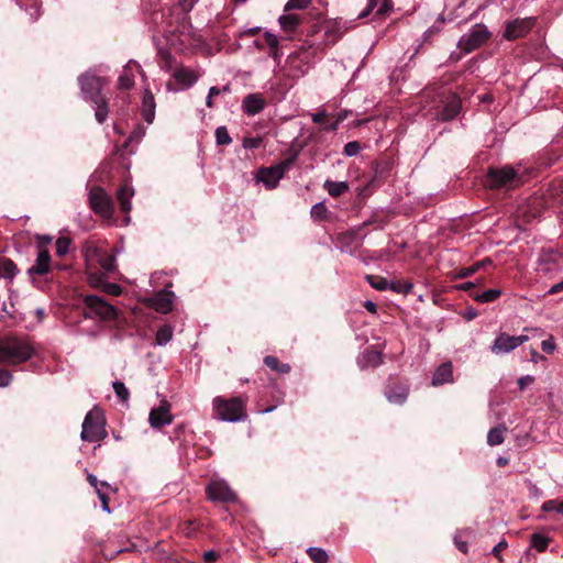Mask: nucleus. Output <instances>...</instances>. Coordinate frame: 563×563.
<instances>
[{
    "label": "nucleus",
    "mask_w": 563,
    "mask_h": 563,
    "mask_svg": "<svg viewBox=\"0 0 563 563\" xmlns=\"http://www.w3.org/2000/svg\"><path fill=\"white\" fill-rule=\"evenodd\" d=\"M366 279L374 289L379 291L388 290L389 282L386 278L382 276L367 275Z\"/></svg>",
    "instance_id": "e433bc0d"
},
{
    "label": "nucleus",
    "mask_w": 563,
    "mask_h": 563,
    "mask_svg": "<svg viewBox=\"0 0 563 563\" xmlns=\"http://www.w3.org/2000/svg\"><path fill=\"white\" fill-rule=\"evenodd\" d=\"M393 9V0H382V4L379 5L377 13L385 14Z\"/></svg>",
    "instance_id": "052dcab7"
},
{
    "label": "nucleus",
    "mask_w": 563,
    "mask_h": 563,
    "mask_svg": "<svg viewBox=\"0 0 563 563\" xmlns=\"http://www.w3.org/2000/svg\"><path fill=\"white\" fill-rule=\"evenodd\" d=\"M170 408L172 406L167 400H162L158 407L152 408L148 416L150 426L154 429L169 426L174 420Z\"/></svg>",
    "instance_id": "9b49d317"
},
{
    "label": "nucleus",
    "mask_w": 563,
    "mask_h": 563,
    "mask_svg": "<svg viewBox=\"0 0 563 563\" xmlns=\"http://www.w3.org/2000/svg\"><path fill=\"white\" fill-rule=\"evenodd\" d=\"M501 295L500 289H488L483 292H473L471 296L478 302H493L497 300Z\"/></svg>",
    "instance_id": "7c9ffc66"
},
{
    "label": "nucleus",
    "mask_w": 563,
    "mask_h": 563,
    "mask_svg": "<svg viewBox=\"0 0 563 563\" xmlns=\"http://www.w3.org/2000/svg\"><path fill=\"white\" fill-rule=\"evenodd\" d=\"M265 37H266L267 45L271 48H275L273 57L277 58V51H278L277 49V47H278V38H277V36L275 34H273V33L266 32Z\"/></svg>",
    "instance_id": "603ef678"
},
{
    "label": "nucleus",
    "mask_w": 563,
    "mask_h": 563,
    "mask_svg": "<svg viewBox=\"0 0 563 563\" xmlns=\"http://www.w3.org/2000/svg\"><path fill=\"white\" fill-rule=\"evenodd\" d=\"M507 432V428L505 426H498L493 428L487 433V444L490 446L499 445L505 440V433Z\"/></svg>",
    "instance_id": "a878e982"
},
{
    "label": "nucleus",
    "mask_w": 563,
    "mask_h": 563,
    "mask_svg": "<svg viewBox=\"0 0 563 563\" xmlns=\"http://www.w3.org/2000/svg\"><path fill=\"white\" fill-rule=\"evenodd\" d=\"M550 539L542 533H533L531 536V547L539 552H543L549 545Z\"/></svg>",
    "instance_id": "c9c22d12"
},
{
    "label": "nucleus",
    "mask_w": 563,
    "mask_h": 563,
    "mask_svg": "<svg viewBox=\"0 0 563 563\" xmlns=\"http://www.w3.org/2000/svg\"><path fill=\"white\" fill-rule=\"evenodd\" d=\"M294 158L285 159L277 165L261 168L257 173L258 181H262L267 189H274L284 177L285 173L290 168Z\"/></svg>",
    "instance_id": "6e6552de"
},
{
    "label": "nucleus",
    "mask_w": 563,
    "mask_h": 563,
    "mask_svg": "<svg viewBox=\"0 0 563 563\" xmlns=\"http://www.w3.org/2000/svg\"><path fill=\"white\" fill-rule=\"evenodd\" d=\"M345 115L339 114L338 120L327 126H324L325 131H335L338 130L339 123L344 120Z\"/></svg>",
    "instance_id": "69168bd1"
},
{
    "label": "nucleus",
    "mask_w": 563,
    "mask_h": 563,
    "mask_svg": "<svg viewBox=\"0 0 563 563\" xmlns=\"http://www.w3.org/2000/svg\"><path fill=\"white\" fill-rule=\"evenodd\" d=\"M70 240L62 236L56 241V253L58 256H64L68 253Z\"/></svg>",
    "instance_id": "37998d69"
},
{
    "label": "nucleus",
    "mask_w": 563,
    "mask_h": 563,
    "mask_svg": "<svg viewBox=\"0 0 563 563\" xmlns=\"http://www.w3.org/2000/svg\"><path fill=\"white\" fill-rule=\"evenodd\" d=\"M325 115H327L325 111H318V112L311 114V120L314 123H322Z\"/></svg>",
    "instance_id": "0e129e2a"
},
{
    "label": "nucleus",
    "mask_w": 563,
    "mask_h": 563,
    "mask_svg": "<svg viewBox=\"0 0 563 563\" xmlns=\"http://www.w3.org/2000/svg\"><path fill=\"white\" fill-rule=\"evenodd\" d=\"M51 271V255L47 250H40L34 265L27 269L30 276L45 275Z\"/></svg>",
    "instance_id": "a211bd4d"
},
{
    "label": "nucleus",
    "mask_w": 563,
    "mask_h": 563,
    "mask_svg": "<svg viewBox=\"0 0 563 563\" xmlns=\"http://www.w3.org/2000/svg\"><path fill=\"white\" fill-rule=\"evenodd\" d=\"M560 291H563V280H561L560 283L558 284H554L550 289H549V294H556V292H560Z\"/></svg>",
    "instance_id": "338daca9"
},
{
    "label": "nucleus",
    "mask_w": 563,
    "mask_h": 563,
    "mask_svg": "<svg viewBox=\"0 0 563 563\" xmlns=\"http://www.w3.org/2000/svg\"><path fill=\"white\" fill-rule=\"evenodd\" d=\"M262 144L261 137H245L243 140V147L246 150H255Z\"/></svg>",
    "instance_id": "3c124183"
},
{
    "label": "nucleus",
    "mask_w": 563,
    "mask_h": 563,
    "mask_svg": "<svg viewBox=\"0 0 563 563\" xmlns=\"http://www.w3.org/2000/svg\"><path fill=\"white\" fill-rule=\"evenodd\" d=\"M312 59V52L308 48L301 47L286 58L285 66L283 68L284 76L290 79H299L303 77L310 66Z\"/></svg>",
    "instance_id": "20e7f679"
},
{
    "label": "nucleus",
    "mask_w": 563,
    "mask_h": 563,
    "mask_svg": "<svg viewBox=\"0 0 563 563\" xmlns=\"http://www.w3.org/2000/svg\"><path fill=\"white\" fill-rule=\"evenodd\" d=\"M18 273L16 265L9 258L0 260V278L13 280Z\"/></svg>",
    "instance_id": "bb28decb"
},
{
    "label": "nucleus",
    "mask_w": 563,
    "mask_h": 563,
    "mask_svg": "<svg viewBox=\"0 0 563 563\" xmlns=\"http://www.w3.org/2000/svg\"><path fill=\"white\" fill-rule=\"evenodd\" d=\"M528 340L529 336L526 334L509 335L501 332L494 340L490 351L496 355L507 354L526 343Z\"/></svg>",
    "instance_id": "1a4fd4ad"
},
{
    "label": "nucleus",
    "mask_w": 563,
    "mask_h": 563,
    "mask_svg": "<svg viewBox=\"0 0 563 563\" xmlns=\"http://www.w3.org/2000/svg\"><path fill=\"white\" fill-rule=\"evenodd\" d=\"M172 339H173V328L169 324H164L158 328V330L156 332V338H155L157 345L164 346L167 343H169Z\"/></svg>",
    "instance_id": "2f4dec72"
},
{
    "label": "nucleus",
    "mask_w": 563,
    "mask_h": 563,
    "mask_svg": "<svg viewBox=\"0 0 563 563\" xmlns=\"http://www.w3.org/2000/svg\"><path fill=\"white\" fill-rule=\"evenodd\" d=\"M98 263L104 273H112L117 268L115 255L112 253L98 254Z\"/></svg>",
    "instance_id": "cd10ccee"
},
{
    "label": "nucleus",
    "mask_w": 563,
    "mask_h": 563,
    "mask_svg": "<svg viewBox=\"0 0 563 563\" xmlns=\"http://www.w3.org/2000/svg\"><path fill=\"white\" fill-rule=\"evenodd\" d=\"M220 92H221V90L218 87H211L209 89V92H208V96H207V99H206L207 107L211 108L213 106L212 99H213L214 96L220 95Z\"/></svg>",
    "instance_id": "13d9d810"
},
{
    "label": "nucleus",
    "mask_w": 563,
    "mask_h": 563,
    "mask_svg": "<svg viewBox=\"0 0 563 563\" xmlns=\"http://www.w3.org/2000/svg\"><path fill=\"white\" fill-rule=\"evenodd\" d=\"M484 265V262H477L474 265L470 267H463L457 271L456 277L457 278H465L471 276L472 274L476 273L482 266Z\"/></svg>",
    "instance_id": "79ce46f5"
},
{
    "label": "nucleus",
    "mask_w": 563,
    "mask_h": 563,
    "mask_svg": "<svg viewBox=\"0 0 563 563\" xmlns=\"http://www.w3.org/2000/svg\"><path fill=\"white\" fill-rule=\"evenodd\" d=\"M492 33L488 31L487 26L477 23L472 29L463 34L459 42L457 47L464 53H471L478 47H481L489 37Z\"/></svg>",
    "instance_id": "39448f33"
},
{
    "label": "nucleus",
    "mask_w": 563,
    "mask_h": 563,
    "mask_svg": "<svg viewBox=\"0 0 563 563\" xmlns=\"http://www.w3.org/2000/svg\"><path fill=\"white\" fill-rule=\"evenodd\" d=\"M265 107V100L260 93L247 95L242 102L243 111L249 115L260 113Z\"/></svg>",
    "instance_id": "6ab92c4d"
},
{
    "label": "nucleus",
    "mask_w": 563,
    "mask_h": 563,
    "mask_svg": "<svg viewBox=\"0 0 563 563\" xmlns=\"http://www.w3.org/2000/svg\"><path fill=\"white\" fill-rule=\"evenodd\" d=\"M361 151V146L358 144V142L356 141H351L349 143L345 144L344 146V154L349 157H352V156H355L360 153Z\"/></svg>",
    "instance_id": "49530a36"
},
{
    "label": "nucleus",
    "mask_w": 563,
    "mask_h": 563,
    "mask_svg": "<svg viewBox=\"0 0 563 563\" xmlns=\"http://www.w3.org/2000/svg\"><path fill=\"white\" fill-rule=\"evenodd\" d=\"M212 410L217 419L225 422L244 421L247 417L245 402L240 397L227 399L217 396L212 400Z\"/></svg>",
    "instance_id": "f03ea898"
},
{
    "label": "nucleus",
    "mask_w": 563,
    "mask_h": 563,
    "mask_svg": "<svg viewBox=\"0 0 563 563\" xmlns=\"http://www.w3.org/2000/svg\"><path fill=\"white\" fill-rule=\"evenodd\" d=\"M453 382V366L451 362L441 364L434 372L432 377L433 386H441L443 384Z\"/></svg>",
    "instance_id": "aec40b11"
},
{
    "label": "nucleus",
    "mask_w": 563,
    "mask_h": 563,
    "mask_svg": "<svg viewBox=\"0 0 563 563\" xmlns=\"http://www.w3.org/2000/svg\"><path fill=\"white\" fill-rule=\"evenodd\" d=\"M216 140L219 145H228L232 142L225 126H219L216 129Z\"/></svg>",
    "instance_id": "a19ab883"
},
{
    "label": "nucleus",
    "mask_w": 563,
    "mask_h": 563,
    "mask_svg": "<svg viewBox=\"0 0 563 563\" xmlns=\"http://www.w3.org/2000/svg\"><path fill=\"white\" fill-rule=\"evenodd\" d=\"M382 362V354L376 350H365L357 358V363L362 368L377 366Z\"/></svg>",
    "instance_id": "5701e85b"
},
{
    "label": "nucleus",
    "mask_w": 563,
    "mask_h": 563,
    "mask_svg": "<svg viewBox=\"0 0 563 563\" xmlns=\"http://www.w3.org/2000/svg\"><path fill=\"white\" fill-rule=\"evenodd\" d=\"M209 499L216 501H233L236 496L223 479H213L206 488Z\"/></svg>",
    "instance_id": "ddd939ff"
},
{
    "label": "nucleus",
    "mask_w": 563,
    "mask_h": 563,
    "mask_svg": "<svg viewBox=\"0 0 563 563\" xmlns=\"http://www.w3.org/2000/svg\"><path fill=\"white\" fill-rule=\"evenodd\" d=\"M386 397L390 404L402 405L408 397V389L404 386H397L386 391Z\"/></svg>",
    "instance_id": "393cba45"
},
{
    "label": "nucleus",
    "mask_w": 563,
    "mask_h": 563,
    "mask_svg": "<svg viewBox=\"0 0 563 563\" xmlns=\"http://www.w3.org/2000/svg\"><path fill=\"white\" fill-rule=\"evenodd\" d=\"M517 172L511 166H504L497 169H490L488 173L489 185L493 187H503L515 181Z\"/></svg>",
    "instance_id": "f3484780"
},
{
    "label": "nucleus",
    "mask_w": 563,
    "mask_h": 563,
    "mask_svg": "<svg viewBox=\"0 0 563 563\" xmlns=\"http://www.w3.org/2000/svg\"><path fill=\"white\" fill-rule=\"evenodd\" d=\"M102 287L110 295L119 296L121 294V287L118 284L107 283Z\"/></svg>",
    "instance_id": "5fc2aeb1"
},
{
    "label": "nucleus",
    "mask_w": 563,
    "mask_h": 563,
    "mask_svg": "<svg viewBox=\"0 0 563 563\" xmlns=\"http://www.w3.org/2000/svg\"><path fill=\"white\" fill-rule=\"evenodd\" d=\"M133 67L139 68V65L133 62H129L126 64L123 73L120 75V77L118 79L119 88L128 90L133 87V85H134V75L132 73Z\"/></svg>",
    "instance_id": "b1692460"
},
{
    "label": "nucleus",
    "mask_w": 563,
    "mask_h": 563,
    "mask_svg": "<svg viewBox=\"0 0 563 563\" xmlns=\"http://www.w3.org/2000/svg\"><path fill=\"white\" fill-rule=\"evenodd\" d=\"M145 128L142 126V125H137L130 134V136L128 137L124 146H129L131 143H140L141 140L144 137L145 135Z\"/></svg>",
    "instance_id": "ea45409f"
},
{
    "label": "nucleus",
    "mask_w": 563,
    "mask_h": 563,
    "mask_svg": "<svg viewBox=\"0 0 563 563\" xmlns=\"http://www.w3.org/2000/svg\"><path fill=\"white\" fill-rule=\"evenodd\" d=\"M541 349L547 353H552L555 350V343L553 338H549L541 342Z\"/></svg>",
    "instance_id": "6e6d98bb"
},
{
    "label": "nucleus",
    "mask_w": 563,
    "mask_h": 563,
    "mask_svg": "<svg viewBox=\"0 0 563 563\" xmlns=\"http://www.w3.org/2000/svg\"><path fill=\"white\" fill-rule=\"evenodd\" d=\"M323 186L328 194L332 197H339L349 190V185L346 181L325 180Z\"/></svg>",
    "instance_id": "c85d7f7f"
},
{
    "label": "nucleus",
    "mask_w": 563,
    "mask_h": 563,
    "mask_svg": "<svg viewBox=\"0 0 563 563\" xmlns=\"http://www.w3.org/2000/svg\"><path fill=\"white\" fill-rule=\"evenodd\" d=\"M264 363L267 367L277 373L286 374L290 371V366L287 363H279L278 358L272 355L266 356Z\"/></svg>",
    "instance_id": "72a5a7b5"
},
{
    "label": "nucleus",
    "mask_w": 563,
    "mask_h": 563,
    "mask_svg": "<svg viewBox=\"0 0 563 563\" xmlns=\"http://www.w3.org/2000/svg\"><path fill=\"white\" fill-rule=\"evenodd\" d=\"M174 298L175 294L173 291L164 289L148 298L147 305L157 312L167 313L173 309Z\"/></svg>",
    "instance_id": "dca6fc26"
},
{
    "label": "nucleus",
    "mask_w": 563,
    "mask_h": 563,
    "mask_svg": "<svg viewBox=\"0 0 563 563\" xmlns=\"http://www.w3.org/2000/svg\"><path fill=\"white\" fill-rule=\"evenodd\" d=\"M280 27L287 32H294L299 24V18L297 14H283L279 16Z\"/></svg>",
    "instance_id": "c756f323"
},
{
    "label": "nucleus",
    "mask_w": 563,
    "mask_h": 563,
    "mask_svg": "<svg viewBox=\"0 0 563 563\" xmlns=\"http://www.w3.org/2000/svg\"><path fill=\"white\" fill-rule=\"evenodd\" d=\"M559 504L556 500H548L542 505L544 511H556Z\"/></svg>",
    "instance_id": "e2e57ef3"
},
{
    "label": "nucleus",
    "mask_w": 563,
    "mask_h": 563,
    "mask_svg": "<svg viewBox=\"0 0 563 563\" xmlns=\"http://www.w3.org/2000/svg\"><path fill=\"white\" fill-rule=\"evenodd\" d=\"M155 108H156V104H155V100H154L153 93L148 89H145V91L143 93V101H142L141 112H142L143 119L148 124L153 123V121H154Z\"/></svg>",
    "instance_id": "4be33fe9"
},
{
    "label": "nucleus",
    "mask_w": 563,
    "mask_h": 563,
    "mask_svg": "<svg viewBox=\"0 0 563 563\" xmlns=\"http://www.w3.org/2000/svg\"><path fill=\"white\" fill-rule=\"evenodd\" d=\"M327 212V208L322 202H318L311 208V217L314 219H322Z\"/></svg>",
    "instance_id": "de8ad7c7"
},
{
    "label": "nucleus",
    "mask_w": 563,
    "mask_h": 563,
    "mask_svg": "<svg viewBox=\"0 0 563 563\" xmlns=\"http://www.w3.org/2000/svg\"><path fill=\"white\" fill-rule=\"evenodd\" d=\"M461 109V99L451 93L442 100L441 109H438L434 113V118L441 121H450L454 119Z\"/></svg>",
    "instance_id": "2eb2a0df"
},
{
    "label": "nucleus",
    "mask_w": 563,
    "mask_h": 563,
    "mask_svg": "<svg viewBox=\"0 0 563 563\" xmlns=\"http://www.w3.org/2000/svg\"><path fill=\"white\" fill-rule=\"evenodd\" d=\"M307 553H308L309 558L314 563H327L329 560V555H328L327 551L323 550L322 548H318V547L308 548Z\"/></svg>",
    "instance_id": "f704fd0d"
},
{
    "label": "nucleus",
    "mask_w": 563,
    "mask_h": 563,
    "mask_svg": "<svg viewBox=\"0 0 563 563\" xmlns=\"http://www.w3.org/2000/svg\"><path fill=\"white\" fill-rule=\"evenodd\" d=\"M310 4V0H288L285 4V11L292 9H306Z\"/></svg>",
    "instance_id": "a18cd8bd"
},
{
    "label": "nucleus",
    "mask_w": 563,
    "mask_h": 563,
    "mask_svg": "<svg viewBox=\"0 0 563 563\" xmlns=\"http://www.w3.org/2000/svg\"><path fill=\"white\" fill-rule=\"evenodd\" d=\"M89 201L92 210L102 218L110 219L113 216L111 198L101 188H93L89 192Z\"/></svg>",
    "instance_id": "9d476101"
},
{
    "label": "nucleus",
    "mask_w": 563,
    "mask_h": 563,
    "mask_svg": "<svg viewBox=\"0 0 563 563\" xmlns=\"http://www.w3.org/2000/svg\"><path fill=\"white\" fill-rule=\"evenodd\" d=\"M95 117L99 123H103L108 115V107L103 98H93Z\"/></svg>",
    "instance_id": "473e14b6"
},
{
    "label": "nucleus",
    "mask_w": 563,
    "mask_h": 563,
    "mask_svg": "<svg viewBox=\"0 0 563 563\" xmlns=\"http://www.w3.org/2000/svg\"><path fill=\"white\" fill-rule=\"evenodd\" d=\"M79 84L82 93L88 96L91 101L93 98H102L100 91L104 85V80L101 77L96 76L92 73H86L79 77Z\"/></svg>",
    "instance_id": "4468645a"
},
{
    "label": "nucleus",
    "mask_w": 563,
    "mask_h": 563,
    "mask_svg": "<svg viewBox=\"0 0 563 563\" xmlns=\"http://www.w3.org/2000/svg\"><path fill=\"white\" fill-rule=\"evenodd\" d=\"M378 5V0H368V4L366 7L365 10H363L360 14H358V19H363L365 16H367L374 8H376Z\"/></svg>",
    "instance_id": "4d7b16f0"
},
{
    "label": "nucleus",
    "mask_w": 563,
    "mask_h": 563,
    "mask_svg": "<svg viewBox=\"0 0 563 563\" xmlns=\"http://www.w3.org/2000/svg\"><path fill=\"white\" fill-rule=\"evenodd\" d=\"M534 377L531 375L522 376L518 379V386L521 390H523L528 385L533 383Z\"/></svg>",
    "instance_id": "680f3d73"
},
{
    "label": "nucleus",
    "mask_w": 563,
    "mask_h": 563,
    "mask_svg": "<svg viewBox=\"0 0 563 563\" xmlns=\"http://www.w3.org/2000/svg\"><path fill=\"white\" fill-rule=\"evenodd\" d=\"M412 289V284L411 283H408V282H405V283H401V282H389V287H388V290H391L396 294H402V295H407L411 291Z\"/></svg>",
    "instance_id": "4c0bfd02"
},
{
    "label": "nucleus",
    "mask_w": 563,
    "mask_h": 563,
    "mask_svg": "<svg viewBox=\"0 0 563 563\" xmlns=\"http://www.w3.org/2000/svg\"><path fill=\"white\" fill-rule=\"evenodd\" d=\"M534 20L532 18L515 19L506 23L503 37L512 41L525 36L533 26Z\"/></svg>",
    "instance_id": "f8f14e48"
},
{
    "label": "nucleus",
    "mask_w": 563,
    "mask_h": 563,
    "mask_svg": "<svg viewBox=\"0 0 563 563\" xmlns=\"http://www.w3.org/2000/svg\"><path fill=\"white\" fill-rule=\"evenodd\" d=\"M52 242V238L49 235H38L37 236V247L40 250H46V246Z\"/></svg>",
    "instance_id": "bf43d9fd"
},
{
    "label": "nucleus",
    "mask_w": 563,
    "mask_h": 563,
    "mask_svg": "<svg viewBox=\"0 0 563 563\" xmlns=\"http://www.w3.org/2000/svg\"><path fill=\"white\" fill-rule=\"evenodd\" d=\"M87 481L89 482V484L92 487H95L96 490H97V488L111 489V486L107 482H99L98 478L93 474H88Z\"/></svg>",
    "instance_id": "09e8293b"
},
{
    "label": "nucleus",
    "mask_w": 563,
    "mask_h": 563,
    "mask_svg": "<svg viewBox=\"0 0 563 563\" xmlns=\"http://www.w3.org/2000/svg\"><path fill=\"white\" fill-rule=\"evenodd\" d=\"M108 490L109 489H107V488H97V492H96L98 495V498L101 503L102 510L106 512H110V508H109V504H108V500H109Z\"/></svg>",
    "instance_id": "c03bdc74"
},
{
    "label": "nucleus",
    "mask_w": 563,
    "mask_h": 563,
    "mask_svg": "<svg viewBox=\"0 0 563 563\" xmlns=\"http://www.w3.org/2000/svg\"><path fill=\"white\" fill-rule=\"evenodd\" d=\"M12 382V374L8 369L0 368V387H7Z\"/></svg>",
    "instance_id": "864d4df0"
},
{
    "label": "nucleus",
    "mask_w": 563,
    "mask_h": 563,
    "mask_svg": "<svg viewBox=\"0 0 563 563\" xmlns=\"http://www.w3.org/2000/svg\"><path fill=\"white\" fill-rule=\"evenodd\" d=\"M85 302V316L92 318H99L101 320H112L117 316L114 307L98 296H86Z\"/></svg>",
    "instance_id": "423d86ee"
},
{
    "label": "nucleus",
    "mask_w": 563,
    "mask_h": 563,
    "mask_svg": "<svg viewBox=\"0 0 563 563\" xmlns=\"http://www.w3.org/2000/svg\"><path fill=\"white\" fill-rule=\"evenodd\" d=\"M34 350L31 344L16 336H3L0 339V363L15 365L32 357Z\"/></svg>",
    "instance_id": "f257e3e1"
},
{
    "label": "nucleus",
    "mask_w": 563,
    "mask_h": 563,
    "mask_svg": "<svg viewBox=\"0 0 563 563\" xmlns=\"http://www.w3.org/2000/svg\"><path fill=\"white\" fill-rule=\"evenodd\" d=\"M88 282L92 287H101L103 286V276L98 273H88Z\"/></svg>",
    "instance_id": "8fccbe9b"
},
{
    "label": "nucleus",
    "mask_w": 563,
    "mask_h": 563,
    "mask_svg": "<svg viewBox=\"0 0 563 563\" xmlns=\"http://www.w3.org/2000/svg\"><path fill=\"white\" fill-rule=\"evenodd\" d=\"M133 196L134 189L128 183L121 186L118 190L117 198L120 205V209L125 214H128L132 209L131 199L133 198Z\"/></svg>",
    "instance_id": "412c9836"
},
{
    "label": "nucleus",
    "mask_w": 563,
    "mask_h": 563,
    "mask_svg": "<svg viewBox=\"0 0 563 563\" xmlns=\"http://www.w3.org/2000/svg\"><path fill=\"white\" fill-rule=\"evenodd\" d=\"M107 437L106 420L100 409L90 410L82 422L80 438L82 441L97 442Z\"/></svg>",
    "instance_id": "7ed1b4c3"
},
{
    "label": "nucleus",
    "mask_w": 563,
    "mask_h": 563,
    "mask_svg": "<svg viewBox=\"0 0 563 563\" xmlns=\"http://www.w3.org/2000/svg\"><path fill=\"white\" fill-rule=\"evenodd\" d=\"M112 387L114 389L117 397L121 401L125 402L129 400V397H130L129 389L125 387V385L122 382H119V380L113 382Z\"/></svg>",
    "instance_id": "58836bf2"
},
{
    "label": "nucleus",
    "mask_w": 563,
    "mask_h": 563,
    "mask_svg": "<svg viewBox=\"0 0 563 563\" xmlns=\"http://www.w3.org/2000/svg\"><path fill=\"white\" fill-rule=\"evenodd\" d=\"M364 308L372 313L376 312V305L372 300H366L364 302Z\"/></svg>",
    "instance_id": "774afa93"
},
{
    "label": "nucleus",
    "mask_w": 563,
    "mask_h": 563,
    "mask_svg": "<svg viewBox=\"0 0 563 563\" xmlns=\"http://www.w3.org/2000/svg\"><path fill=\"white\" fill-rule=\"evenodd\" d=\"M170 76L173 81L167 84V89L181 91L194 86L198 81L200 74L190 67L176 66L172 70Z\"/></svg>",
    "instance_id": "0eeeda50"
}]
</instances>
